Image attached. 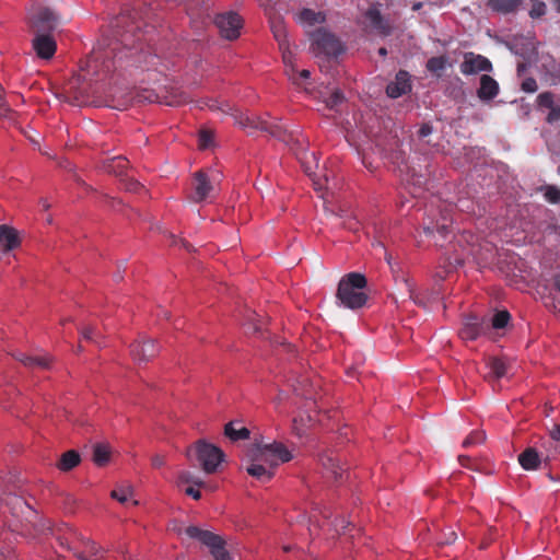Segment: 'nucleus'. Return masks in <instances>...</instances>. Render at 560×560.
I'll list each match as a JSON object with an SVG mask.
<instances>
[{
    "instance_id": "obj_1",
    "label": "nucleus",
    "mask_w": 560,
    "mask_h": 560,
    "mask_svg": "<svg viewBox=\"0 0 560 560\" xmlns=\"http://www.w3.org/2000/svg\"><path fill=\"white\" fill-rule=\"evenodd\" d=\"M112 38L104 39L89 57L86 65L89 72L95 75L108 74L116 69V61L124 58L133 60L137 67L145 70H158L161 58L148 46L137 48L143 39L141 25L136 15L129 10L122 11L112 23Z\"/></svg>"
},
{
    "instance_id": "obj_2",
    "label": "nucleus",
    "mask_w": 560,
    "mask_h": 560,
    "mask_svg": "<svg viewBox=\"0 0 560 560\" xmlns=\"http://www.w3.org/2000/svg\"><path fill=\"white\" fill-rule=\"evenodd\" d=\"M232 115L235 124L245 129L248 135H254L259 130L282 142H295L300 144V140L298 138L295 139L293 131H288L283 126L276 121H269L262 116L241 112H236Z\"/></svg>"
},
{
    "instance_id": "obj_3",
    "label": "nucleus",
    "mask_w": 560,
    "mask_h": 560,
    "mask_svg": "<svg viewBox=\"0 0 560 560\" xmlns=\"http://www.w3.org/2000/svg\"><path fill=\"white\" fill-rule=\"evenodd\" d=\"M368 280L360 272H349L339 281L336 298L347 308L358 310L368 302V294L363 291Z\"/></svg>"
},
{
    "instance_id": "obj_4",
    "label": "nucleus",
    "mask_w": 560,
    "mask_h": 560,
    "mask_svg": "<svg viewBox=\"0 0 560 560\" xmlns=\"http://www.w3.org/2000/svg\"><path fill=\"white\" fill-rule=\"evenodd\" d=\"M188 458L195 456L206 474H213L218 470L219 465L224 460V452L214 444L205 440L197 441L187 448Z\"/></svg>"
},
{
    "instance_id": "obj_5",
    "label": "nucleus",
    "mask_w": 560,
    "mask_h": 560,
    "mask_svg": "<svg viewBox=\"0 0 560 560\" xmlns=\"http://www.w3.org/2000/svg\"><path fill=\"white\" fill-rule=\"evenodd\" d=\"M60 23L59 14L44 1H35L28 10V24L34 33H51Z\"/></svg>"
},
{
    "instance_id": "obj_6",
    "label": "nucleus",
    "mask_w": 560,
    "mask_h": 560,
    "mask_svg": "<svg viewBox=\"0 0 560 560\" xmlns=\"http://www.w3.org/2000/svg\"><path fill=\"white\" fill-rule=\"evenodd\" d=\"M291 452L280 442L257 443L254 448V459L264 462L269 468H275L280 464L292 459Z\"/></svg>"
},
{
    "instance_id": "obj_7",
    "label": "nucleus",
    "mask_w": 560,
    "mask_h": 560,
    "mask_svg": "<svg viewBox=\"0 0 560 560\" xmlns=\"http://www.w3.org/2000/svg\"><path fill=\"white\" fill-rule=\"evenodd\" d=\"M422 226L423 232L428 236H435L436 233L441 238H446L451 233L452 228V218L450 211L447 209L436 210L431 207L425 212Z\"/></svg>"
},
{
    "instance_id": "obj_8",
    "label": "nucleus",
    "mask_w": 560,
    "mask_h": 560,
    "mask_svg": "<svg viewBox=\"0 0 560 560\" xmlns=\"http://www.w3.org/2000/svg\"><path fill=\"white\" fill-rule=\"evenodd\" d=\"M185 534L189 538L196 539L209 547L215 560H229V553L225 550L224 542L220 536L197 526H188L185 529Z\"/></svg>"
},
{
    "instance_id": "obj_9",
    "label": "nucleus",
    "mask_w": 560,
    "mask_h": 560,
    "mask_svg": "<svg viewBox=\"0 0 560 560\" xmlns=\"http://www.w3.org/2000/svg\"><path fill=\"white\" fill-rule=\"evenodd\" d=\"M312 42L314 50L326 56L337 57L345 50V47L339 38L325 28L316 30L312 34Z\"/></svg>"
},
{
    "instance_id": "obj_10",
    "label": "nucleus",
    "mask_w": 560,
    "mask_h": 560,
    "mask_svg": "<svg viewBox=\"0 0 560 560\" xmlns=\"http://www.w3.org/2000/svg\"><path fill=\"white\" fill-rule=\"evenodd\" d=\"M490 335V320L488 317L468 315L464 318L459 336L464 340H476L479 337Z\"/></svg>"
},
{
    "instance_id": "obj_11",
    "label": "nucleus",
    "mask_w": 560,
    "mask_h": 560,
    "mask_svg": "<svg viewBox=\"0 0 560 560\" xmlns=\"http://www.w3.org/2000/svg\"><path fill=\"white\" fill-rule=\"evenodd\" d=\"M214 23L222 37L233 40L240 36L243 27L242 18L235 12L221 13L215 16Z\"/></svg>"
},
{
    "instance_id": "obj_12",
    "label": "nucleus",
    "mask_w": 560,
    "mask_h": 560,
    "mask_svg": "<svg viewBox=\"0 0 560 560\" xmlns=\"http://www.w3.org/2000/svg\"><path fill=\"white\" fill-rule=\"evenodd\" d=\"M459 69L464 75H474L481 72H491L493 67L487 57L472 51H467L463 56Z\"/></svg>"
},
{
    "instance_id": "obj_13",
    "label": "nucleus",
    "mask_w": 560,
    "mask_h": 560,
    "mask_svg": "<svg viewBox=\"0 0 560 560\" xmlns=\"http://www.w3.org/2000/svg\"><path fill=\"white\" fill-rule=\"evenodd\" d=\"M159 351L156 341L145 336H141L130 346V354L139 363H145L155 358Z\"/></svg>"
},
{
    "instance_id": "obj_14",
    "label": "nucleus",
    "mask_w": 560,
    "mask_h": 560,
    "mask_svg": "<svg viewBox=\"0 0 560 560\" xmlns=\"http://www.w3.org/2000/svg\"><path fill=\"white\" fill-rule=\"evenodd\" d=\"M271 31L276 40L278 42L284 66H292L293 52L290 49L288 31L284 23L280 19L273 20L271 22Z\"/></svg>"
},
{
    "instance_id": "obj_15",
    "label": "nucleus",
    "mask_w": 560,
    "mask_h": 560,
    "mask_svg": "<svg viewBox=\"0 0 560 560\" xmlns=\"http://www.w3.org/2000/svg\"><path fill=\"white\" fill-rule=\"evenodd\" d=\"M32 47L38 58L51 59L57 50V44L50 33H35Z\"/></svg>"
},
{
    "instance_id": "obj_16",
    "label": "nucleus",
    "mask_w": 560,
    "mask_h": 560,
    "mask_svg": "<svg viewBox=\"0 0 560 560\" xmlns=\"http://www.w3.org/2000/svg\"><path fill=\"white\" fill-rule=\"evenodd\" d=\"M411 77L406 70H399L395 80L390 81L386 86V94L390 98H398L411 92Z\"/></svg>"
},
{
    "instance_id": "obj_17",
    "label": "nucleus",
    "mask_w": 560,
    "mask_h": 560,
    "mask_svg": "<svg viewBox=\"0 0 560 560\" xmlns=\"http://www.w3.org/2000/svg\"><path fill=\"white\" fill-rule=\"evenodd\" d=\"M538 109H548L549 113L546 117V121L550 125L560 120V103L556 102V95L546 91L538 94L536 98Z\"/></svg>"
},
{
    "instance_id": "obj_18",
    "label": "nucleus",
    "mask_w": 560,
    "mask_h": 560,
    "mask_svg": "<svg viewBox=\"0 0 560 560\" xmlns=\"http://www.w3.org/2000/svg\"><path fill=\"white\" fill-rule=\"evenodd\" d=\"M4 506L16 518L30 520L35 515L32 506L16 494H8L4 499Z\"/></svg>"
},
{
    "instance_id": "obj_19",
    "label": "nucleus",
    "mask_w": 560,
    "mask_h": 560,
    "mask_svg": "<svg viewBox=\"0 0 560 560\" xmlns=\"http://www.w3.org/2000/svg\"><path fill=\"white\" fill-rule=\"evenodd\" d=\"M213 186L203 171H198L194 176V200L200 202L210 196Z\"/></svg>"
},
{
    "instance_id": "obj_20",
    "label": "nucleus",
    "mask_w": 560,
    "mask_h": 560,
    "mask_svg": "<svg viewBox=\"0 0 560 560\" xmlns=\"http://www.w3.org/2000/svg\"><path fill=\"white\" fill-rule=\"evenodd\" d=\"M499 83L489 74L483 73L480 77V86L477 90V96L482 102L492 101L499 94Z\"/></svg>"
},
{
    "instance_id": "obj_21",
    "label": "nucleus",
    "mask_w": 560,
    "mask_h": 560,
    "mask_svg": "<svg viewBox=\"0 0 560 560\" xmlns=\"http://www.w3.org/2000/svg\"><path fill=\"white\" fill-rule=\"evenodd\" d=\"M319 462L323 468L331 475L334 479L342 477L343 469L340 466V459L335 451H329L320 455Z\"/></svg>"
},
{
    "instance_id": "obj_22",
    "label": "nucleus",
    "mask_w": 560,
    "mask_h": 560,
    "mask_svg": "<svg viewBox=\"0 0 560 560\" xmlns=\"http://www.w3.org/2000/svg\"><path fill=\"white\" fill-rule=\"evenodd\" d=\"M20 245V238L15 229L0 225V252L8 253Z\"/></svg>"
},
{
    "instance_id": "obj_23",
    "label": "nucleus",
    "mask_w": 560,
    "mask_h": 560,
    "mask_svg": "<svg viewBox=\"0 0 560 560\" xmlns=\"http://www.w3.org/2000/svg\"><path fill=\"white\" fill-rule=\"evenodd\" d=\"M319 514L322 515V517L324 520L323 524H318L319 526H323V527L328 526L329 528H332L339 535L346 534V529L350 525L349 522H346V520L342 517H336L334 521H329V518L331 516V512L327 508H324V510H320ZM312 517L315 518L317 523H319V520H317L316 514H313Z\"/></svg>"
},
{
    "instance_id": "obj_24",
    "label": "nucleus",
    "mask_w": 560,
    "mask_h": 560,
    "mask_svg": "<svg viewBox=\"0 0 560 560\" xmlns=\"http://www.w3.org/2000/svg\"><path fill=\"white\" fill-rule=\"evenodd\" d=\"M518 463L525 470H536L540 466L541 456L536 448L527 447L518 455Z\"/></svg>"
},
{
    "instance_id": "obj_25",
    "label": "nucleus",
    "mask_w": 560,
    "mask_h": 560,
    "mask_svg": "<svg viewBox=\"0 0 560 560\" xmlns=\"http://www.w3.org/2000/svg\"><path fill=\"white\" fill-rule=\"evenodd\" d=\"M14 357L26 368H39L47 370L50 369L52 362V359L49 355L33 357L19 352Z\"/></svg>"
},
{
    "instance_id": "obj_26",
    "label": "nucleus",
    "mask_w": 560,
    "mask_h": 560,
    "mask_svg": "<svg viewBox=\"0 0 560 560\" xmlns=\"http://www.w3.org/2000/svg\"><path fill=\"white\" fill-rule=\"evenodd\" d=\"M264 462L254 459V452L252 453V463L246 467V471L252 477L262 482L269 481L273 477L272 468H267Z\"/></svg>"
},
{
    "instance_id": "obj_27",
    "label": "nucleus",
    "mask_w": 560,
    "mask_h": 560,
    "mask_svg": "<svg viewBox=\"0 0 560 560\" xmlns=\"http://www.w3.org/2000/svg\"><path fill=\"white\" fill-rule=\"evenodd\" d=\"M365 18L370 23V26L377 31L382 35H388L390 32V27L383 19L381 12L376 8H370L365 12Z\"/></svg>"
},
{
    "instance_id": "obj_28",
    "label": "nucleus",
    "mask_w": 560,
    "mask_h": 560,
    "mask_svg": "<svg viewBox=\"0 0 560 560\" xmlns=\"http://www.w3.org/2000/svg\"><path fill=\"white\" fill-rule=\"evenodd\" d=\"M128 160L124 156H114L103 162V170L109 174L122 177L126 175Z\"/></svg>"
},
{
    "instance_id": "obj_29",
    "label": "nucleus",
    "mask_w": 560,
    "mask_h": 560,
    "mask_svg": "<svg viewBox=\"0 0 560 560\" xmlns=\"http://www.w3.org/2000/svg\"><path fill=\"white\" fill-rule=\"evenodd\" d=\"M81 462L80 454L74 451L70 450L65 452L61 456L59 462L57 463V467L61 471H70L74 467H77Z\"/></svg>"
},
{
    "instance_id": "obj_30",
    "label": "nucleus",
    "mask_w": 560,
    "mask_h": 560,
    "mask_svg": "<svg viewBox=\"0 0 560 560\" xmlns=\"http://www.w3.org/2000/svg\"><path fill=\"white\" fill-rule=\"evenodd\" d=\"M299 22L313 26L315 24H322L325 22L326 16L320 11H314L312 9L304 8L298 14Z\"/></svg>"
},
{
    "instance_id": "obj_31",
    "label": "nucleus",
    "mask_w": 560,
    "mask_h": 560,
    "mask_svg": "<svg viewBox=\"0 0 560 560\" xmlns=\"http://www.w3.org/2000/svg\"><path fill=\"white\" fill-rule=\"evenodd\" d=\"M237 422L231 421L225 424L224 427V434L228 436L231 441H240V440H247L249 439L250 431L245 428H236Z\"/></svg>"
},
{
    "instance_id": "obj_32",
    "label": "nucleus",
    "mask_w": 560,
    "mask_h": 560,
    "mask_svg": "<svg viewBox=\"0 0 560 560\" xmlns=\"http://www.w3.org/2000/svg\"><path fill=\"white\" fill-rule=\"evenodd\" d=\"M145 98L151 102L156 101L159 103H163L167 106H179L188 101V97L182 92H174L170 96H164L163 98L159 95H153L150 93V95Z\"/></svg>"
},
{
    "instance_id": "obj_33",
    "label": "nucleus",
    "mask_w": 560,
    "mask_h": 560,
    "mask_svg": "<svg viewBox=\"0 0 560 560\" xmlns=\"http://www.w3.org/2000/svg\"><path fill=\"white\" fill-rule=\"evenodd\" d=\"M110 458L109 446L106 444L97 443L93 445V456L92 459L95 465L102 467L105 466Z\"/></svg>"
},
{
    "instance_id": "obj_34",
    "label": "nucleus",
    "mask_w": 560,
    "mask_h": 560,
    "mask_svg": "<svg viewBox=\"0 0 560 560\" xmlns=\"http://www.w3.org/2000/svg\"><path fill=\"white\" fill-rule=\"evenodd\" d=\"M293 60L294 57L292 58V61ZM285 73L288 74L289 79L296 85H302L303 82L307 81L311 78V72L307 69H303L302 71L296 72L293 62L292 66H285Z\"/></svg>"
},
{
    "instance_id": "obj_35",
    "label": "nucleus",
    "mask_w": 560,
    "mask_h": 560,
    "mask_svg": "<svg viewBox=\"0 0 560 560\" xmlns=\"http://www.w3.org/2000/svg\"><path fill=\"white\" fill-rule=\"evenodd\" d=\"M522 0H489V5L498 12L510 13L513 12Z\"/></svg>"
},
{
    "instance_id": "obj_36",
    "label": "nucleus",
    "mask_w": 560,
    "mask_h": 560,
    "mask_svg": "<svg viewBox=\"0 0 560 560\" xmlns=\"http://www.w3.org/2000/svg\"><path fill=\"white\" fill-rule=\"evenodd\" d=\"M511 315L506 310L498 311L490 320V331L492 329H503L510 323Z\"/></svg>"
},
{
    "instance_id": "obj_37",
    "label": "nucleus",
    "mask_w": 560,
    "mask_h": 560,
    "mask_svg": "<svg viewBox=\"0 0 560 560\" xmlns=\"http://www.w3.org/2000/svg\"><path fill=\"white\" fill-rule=\"evenodd\" d=\"M491 375L499 380L506 374V364L499 358H491L488 362Z\"/></svg>"
},
{
    "instance_id": "obj_38",
    "label": "nucleus",
    "mask_w": 560,
    "mask_h": 560,
    "mask_svg": "<svg viewBox=\"0 0 560 560\" xmlns=\"http://www.w3.org/2000/svg\"><path fill=\"white\" fill-rule=\"evenodd\" d=\"M446 63L447 58L445 56L431 57L427 61V69L428 71L440 75L441 72L445 70Z\"/></svg>"
},
{
    "instance_id": "obj_39",
    "label": "nucleus",
    "mask_w": 560,
    "mask_h": 560,
    "mask_svg": "<svg viewBox=\"0 0 560 560\" xmlns=\"http://www.w3.org/2000/svg\"><path fill=\"white\" fill-rule=\"evenodd\" d=\"M177 483L178 486L184 483H191L197 487H201L203 485L200 478H198L196 475L188 470H183L178 474Z\"/></svg>"
},
{
    "instance_id": "obj_40",
    "label": "nucleus",
    "mask_w": 560,
    "mask_h": 560,
    "mask_svg": "<svg viewBox=\"0 0 560 560\" xmlns=\"http://www.w3.org/2000/svg\"><path fill=\"white\" fill-rule=\"evenodd\" d=\"M81 338L101 346V335L91 326H86L80 329Z\"/></svg>"
},
{
    "instance_id": "obj_41",
    "label": "nucleus",
    "mask_w": 560,
    "mask_h": 560,
    "mask_svg": "<svg viewBox=\"0 0 560 560\" xmlns=\"http://www.w3.org/2000/svg\"><path fill=\"white\" fill-rule=\"evenodd\" d=\"M486 440V434L483 431H472L464 441V447H470L477 444L482 443Z\"/></svg>"
},
{
    "instance_id": "obj_42",
    "label": "nucleus",
    "mask_w": 560,
    "mask_h": 560,
    "mask_svg": "<svg viewBox=\"0 0 560 560\" xmlns=\"http://www.w3.org/2000/svg\"><path fill=\"white\" fill-rule=\"evenodd\" d=\"M132 489L130 487H125L120 489L113 490L110 495L113 499L119 501L120 503H126L132 497Z\"/></svg>"
},
{
    "instance_id": "obj_43",
    "label": "nucleus",
    "mask_w": 560,
    "mask_h": 560,
    "mask_svg": "<svg viewBox=\"0 0 560 560\" xmlns=\"http://www.w3.org/2000/svg\"><path fill=\"white\" fill-rule=\"evenodd\" d=\"M345 101L343 94L339 90H335L325 101L329 109H337Z\"/></svg>"
},
{
    "instance_id": "obj_44",
    "label": "nucleus",
    "mask_w": 560,
    "mask_h": 560,
    "mask_svg": "<svg viewBox=\"0 0 560 560\" xmlns=\"http://www.w3.org/2000/svg\"><path fill=\"white\" fill-rule=\"evenodd\" d=\"M533 3L532 9L529 10V15L532 19H538L546 14V4L539 0H530Z\"/></svg>"
},
{
    "instance_id": "obj_45",
    "label": "nucleus",
    "mask_w": 560,
    "mask_h": 560,
    "mask_svg": "<svg viewBox=\"0 0 560 560\" xmlns=\"http://www.w3.org/2000/svg\"><path fill=\"white\" fill-rule=\"evenodd\" d=\"M84 552L88 555V557L103 558L106 550L94 541H88L86 551Z\"/></svg>"
},
{
    "instance_id": "obj_46",
    "label": "nucleus",
    "mask_w": 560,
    "mask_h": 560,
    "mask_svg": "<svg viewBox=\"0 0 560 560\" xmlns=\"http://www.w3.org/2000/svg\"><path fill=\"white\" fill-rule=\"evenodd\" d=\"M545 198L550 203L560 202V189L556 186H547L545 191Z\"/></svg>"
},
{
    "instance_id": "obj_47",
    "label": "nucleus",
    "mask_w": 560,
    "mask_h": 560,
    "mask_svg": "<svg viewBox=\"0 0 560 560\" xmlns=\"http://www.w3.org/2000/svg\"><path fill=\"white\" fill-rule=\"evenodd\" d=\"M10 113H11V107L5 97V90H4V88H0V116L8 117V115Z\"/></svg>"
},
{
    "instance_id": "obj_48",
    "label": "nucleus",
    "mask_w": 560,
    "mask_h": 560,
    "mask_svg": "<svg viewBox=\"0 0 560 560\" xmlns=\"http://www.w3.org/2000/svg\"><path fill=\"white\" fill-rule=\"evenodd\" d=\"M245 326H247V328H246L247 332L256 334V332L260 331V324H259V320L256 318V314L255 313H252L248 316V320L245 324Z\"/></svg>"
},
{
    "instance_id": "obj_49",
    "label": "nucleus",
    "mask_w": 560,
    "mask_h": 560,
    "mask_svg": "<svg viewBox=\"0 0 560 560\" xmlns=\"http://www.w3.org/2000/svg\"><path fill=\"white\" fill-rule=\"evenodd\" d=\"M121 180L126 190L137 192L143 188L141 184L133 178L126 177L122 178Z\"/></svg>"
},
{
    "instance_id": "obj_50",
    "label": "nucleus",
    "mask_w": 560,
    "mask_h": 560,
    "mask_svg": "<svg viewBox=\"0 0 560 560\" xmlns=\"http://www.w3.org/2000/svg\"><path fill=\"white\" fill-rule=\"evenodd\" d=\"M538 89L537 82L534 78H526L522 82V90L527 93H534Z\"/></svg>"
},
{
    "instance_id": "obj_51",
    "label": "nucleus",
    "mask_w": 560,
    "mask_h": 560,
    "mask_svg": "<svg viewBox=\"0 0 560 560\" xmlns=\"http://www.w3.org/2000/svg\"><path fill=\"white\" fill-rule=\"evenodd\" d=\"M212 141V133L208 130H201L199 135V142L201 148H207Z\"/></svg>"
},
{
    "instance_id": "obj_52",
    "label": "nucleus",
    "mask_w": 560,
    "mask_h": 560,
    "mask_svg": "<svg viewBox=\"0 0 560 560\" xmlns=\"http://www.w3.org/2000/svg\"><path fill=\"white\" fill-rule=\"evenodd\" d=\"M457 539V534L450 529L448 532L443 534V537H441L439 544L441 545H451Z\"/></svg>"
},
{
    "instance_id": "obj_53",
    "label": "nucleus",
    "mask_w": 560,
    "mask_h": 560,
    "mask_svg": "<svg viewBox=\"0 0 560 560\" xmlns=\"http://www.w3.org/2000/svg\"><path fill=\"white\" fill-rule=\"evenodd\" d=\"M431 133H432V126H430L429 124H423L418 130L419 138H425Z\"/></svg>"
},
{
    "instance_id": "obj_54",
    "label": "nucleus",
    "mask_w": 560,
    "mask_h": 560,
    "mask_svg": "<svg viewBox=\"0 0 560 560\" xmlns=\"http://www.w3.org/2000/svg\"><path fill=\"white\" fill-rule=\"evenodd\" d=\"M151 463L154 468H160L165 464V457L163 455L156 454L152 457Z\"/></svg>"
},
{
    "instance_id": "obj_55",
    "label": "nucleus",
    "mask_w": 560,
    "mask_h": 560,
    "mask_svg": "<svg viewBox=\"0 0 560 560\" xmlns=\"http://www.w3.org/2000/svg\"><path fill=\"white\" fill-rule=\"evenodd\" d=\"M185 493L195 500H199L201 498V492L192 486L187 487L185 489Z\"/></svg>"
},
{
    "instance_id": "obj_56",
    "label": "nucleus",
    "mask_w": 560,
    "mask_h": 560,
    "mask_svg": "<svg viewBox=\"0 0 560 560\" xmlns=\"http://www.w3.org/2000/svg\"><path fill=\"white\" fill-rule=\"evenodd\" d=\"M171 237H172V240H173V242H172V244H173V245H177V244H179V245H180V246H183L186 250H188V252H190V250H191V245H190L187 241H185V240H178V241H177V240L175 238V236H174V235H171Z\"/></svg>"
},
{
    "instance_id": "obj_57",
    "label": "nucleus",
    "mask_w": 560,
    "mask_h": 560,
    "mask_svg": "<svg viewBox=\"0 0 560 560\" xmlns=\"http://www.w3.org/2000/svg\"><path fill=\"white\" fill-rule=\"evenodd\" d=\"M550 436L555 441H560V424H555L550 430Z\"/></svg>"
},
{
    "instance_id": "obj_58",
    "label": "nucleus",
    "mask_w": 560,
    "mask_h": 560,
    "mask_svg": "<svg viewBox=\"0 0 560 560\" xmlns=\"http://www.w3.org/2000/svg\"><path fill=\"white\" fill-rule=\"evenodd\" d=\"M458 462L460 463L462 466L469 467V463L471 462V459L466 455H459Z\"/></svg>"
},
{
    "instance_id": "obj_59",
    "label": "nucleus",
    "mask_w": 560,
    "mask_h": 560,
    "mask_svg": "<svg viewBox=\"0 0 560 560\" xmlns=\"http://www.w3.org/2000/svg\"><path fill=\"white\" fill-rule=\"evenodd\" d=\"M77 557L81 560H101L102 558H92V557H88V555L85 552H80L77 555Z\"/></svg>"
},
{
    "instance_id": "obj_60",
    "label": "nucleus",
    "mask_w": 560,
    "mask_h": 560,
    "mask_svg": "<svg viewBox=\"0 0 560 560\" xmlns=\"http://www.w3.org/2000/svg\"><path fill=\"white\" fill-rule=\"evenodd\" d=\"M40 205L44 210H48L50 208V205L48 203V201L46 199H42Z\"/></svg>"
},
{
    "instance_id": "obj_61",
    "label": "nucleus",
    "mask_w": 560,
    "mask_h": 560,
    "mask_svg": "<svg viewBox=\"0 0 560 560\" xmlns=\"http://www.w3.org/2000/svg\"><path fill=\"white\" fill-rule=\"evenodd\" d=\"M378 55L382 56V57L387 56V49L385 47H381L378 49Z\"/></svg>"
},
{
    "instance_id": "obj_62",
    "label": "nucleus",
    "mask_w": 560,
    "mask_h": 560,
    "mask_svg": "<svg viewBox=\"0 0 560 560\" xmlns=\"http://www.w3.org/2000/svg\"><path fill=\"white\" fill-rule=\"evenodd\" d=\"M387 262L390 265V256L386 257Z\"/></svg>"
},
{
    "instance_id": "obj_63",
    "label": "nucleus",
    "mask_w": 560,
    "mask_h": 560,
    "mask_svg": "<svg viewBox=\"0 0 560 560\" xmlns=\"http://www.w3.org/2000/svg\"><path fill=\"white\" fill-rule=\"evenodd\" d=\"M557 173H558V175H560V165L557 168Z\"/></svg>"
},
{
    "instance_id": "obj_64",
    "label": "nucleus",
    "mask_w": 560,
    "mask_h": 560,
    "mask_svg": "<svg viewBox=\"0 0 560 560\" xmlns=\"http://www.w3.org/2000/svg\"><path fill=\"white\" fill-rule=\"evenodd\" d=\"M558 12H560V3H559V7H558Z\"/></svg>"
}]
</instances>
